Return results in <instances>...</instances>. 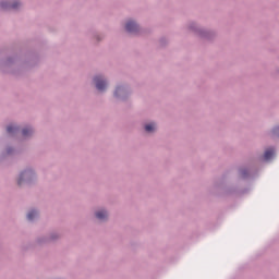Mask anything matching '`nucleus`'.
Here are the masks:
<instances>
[{
    "mask_svg": "<svg viewBox=\"0 0 279 279\" xmlns=\"http://www.w3.org/2000/svg\"><path fill=\"white\" fill-rule=\"evenodd\" d=\"M126 32H130L131 34H134L138 32V24L132 21H129L125 25Z\"/></svg>",
    "mask_w": 279,
    "mask_h": 279,
    "instance_id": "1",
    "label": "nucleus"
},
{
    "mask_svg": "<svg viewBox=\"0 0 279 279\" xmlns=\"http://www.w3.org/2000/svg\"><path fill=\"white\" fill-rule=\"evenodd\" d=\"M94 82L96 83L97 90H105L106 89V81L101 80V76H96L94 78Z\"/></svg>",
    "mask_w": 279,
    "mask_h": 279,
    "instance_id": "2",
    "label": "nucleus"
},
{
    "mask_svg": "<svg viewBox=\"0 0 279 279\" xmlns=\"http://www.w3.org/2000/svg\"><path fill=\"white\" fill-rule=\"evenodd\" d=\"M0 5L3 10H8V8H11L12 10H16L19 8L20 3L14 2L13 4L10 5V3H8V2H1Z\"/></svg>",
    "mask_w": 279,
    "mask_h": 279,
    "instance_id": "3",
    "label": "nucleus"
},
{
    "mask_svg": "<svg viewBox=\"0 0 279 279\" xmlns=\"http://www.w3.org/2000/svg\"><path fill=\"white\" fill-rule=\"evenodd\" d=\"M29 175H32V171L22 172L20 175V179L17 181V184L21 186V184H23V180H27V178H29Z\"/></svg>",
    "mask_w": 279,
    "mask_h": 279,
    "instance_id": "4",
    "label": "nucleus"
},
{
    "mask_svg": "<svg viewBox=\"0 0 279 279\" xmlns=\"http://www.w3.org/2000/svg\"><path fill=\"white\" fill-rule=\"evenodd\" d=\"M274 154H275L274 148L267 149L264 154L265 160H271V158H274Z\"/></svg>",
    "mask_w": 279,
    "mask_h": 279,
    "instance_id": "5",
    "label": "nucleus"
},
{
    "mask_svg": "<svg viewBox=\"0 0 279 279\" xmlns=\"http://www.w3.org/2000/svg\"><path fill=\"white\" fill-rule=\"evenodd\" d=\"M96 217H97V219L104 220L108 217V213L104 211V210L97 211Z\"/></svg>",
    "mask_w": 279,
    "mask_h": 279,
    "instance_id": "6",
    "label": "nucleus"
},
{
    "mask_svg": "<svg viewBox=\"0 0 279 279\" xmlns=\"http://www.w3.org/2000/svg\"><path fill=\"white\" fill-rule=\"evenodd\" d=\"M36 217H38V213L35 211V210H31V211L27 214V219H28V221H33L34 219H36Z\"/></svg>",
    "mask_w": 279,
    "mask_h": 279,
    "instance_id": "7",
    "label": "nucleus"
},
{
    "mask_svg": "<svg viewBox=\"0 0 279 279\" xmlns=\"http://www.w3.org/2000/svg\"><path fill=\"white\" fill-rule=\"evenodd\" d=\"M145 130H146L147 132H154V130H156V124H154V123L146 124V125H145Z\"/></svg>",
    "mask_w": 279,
    "mask_h": 279,
    "instance_id": "8",
    "label": "nucleus"
},
{
    "mask_svg": "<svg viewBox=\"0 0 279 279\" xmlns=\"http://www.w3.org/2000/svg\"><path fill=\"white\" fill-rule=\"evenodd\" d=\"M34 133V130L32 129H23L22 134L23 136H31V134Z\"/></svg>",
    "mask_w": 279,
    "mask_h": 279,
    "instance_id": "9",
    "label": "nucleus"
},
{
    "mask_svg": "<svg viewBox=\"0 0 279 279\" xmlns=\"http://www.w3.org/2000/svg\"><path fill=\"white\" fill-rule=\"evenodd\" d=\"M16 126H12V125H9L8 128H7V132H8V134H14V132H16Z\"/></svg>",
    "mask_w": 279,
    "mask_h": 279,
    "instance_id": "10",
    "label": "nucleus"
},
{
    "mask_svg": "<svg viewBox=\"0 0 279 279\" xmlns=\"http://www.w3.org/2000/svg\"><path fill=\"white\" fill-rule=\"evenodd\" d=\"M274 134H279V126H277L276 129H274Z\"/></svg>",
    "mask_w": 279,
    "mask_h": 279,
    "instance_id": "11",
    "label": "nucleus"
},
{
    "mask_svg": "<svg viewBox=\"0 0 279 279\" xmlns=\"http://www.w3.org/2000/svg\"><path fill=\"white\" fill-rule=\"evenodd\" d=\"M119 90H121V88H120V87H118V88L116 89V93H114V95H116V96H118V95H119Z\"/></svg>",
    "mask_w": 279,
    "mask_h": 279,
    "instance_id": "12",
    "label": "nucleus"
}]
</instances>
